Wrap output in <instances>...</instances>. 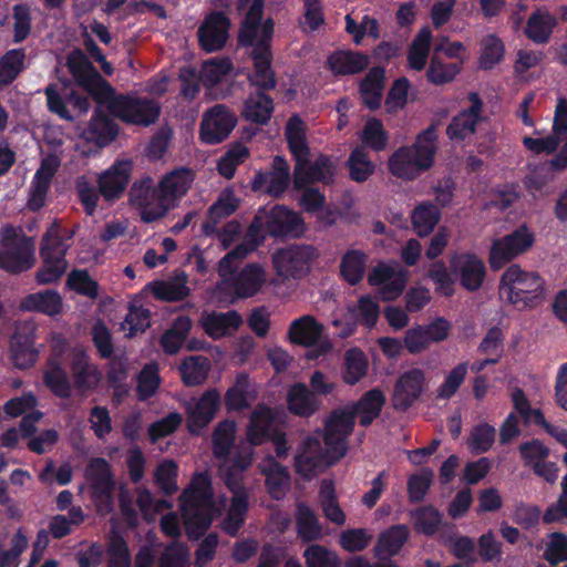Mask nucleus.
Masks as SVG:
<instances>
[{
    "instance_id": "obj_50",
    "label": "nucleus",
    "mask_w": 567,
    "mask_h": 567,
    "mask_svg": "<svg viewBox=\"0 0 567 567\" xmlns=\"http://www.w3.org/2000/svg\"><path fill=\"white\" fill-rule=\"evenodd\" d=\"M415 532L425 536H433L440 529L442 514L433 505L421 506L411 512Z\"/></svg>"
},
{
    "instance_id": "obj_49",
    "label": "nucleus",
    "mask_w": 567,
    "mask_h": 567,
    "mask_svg": "<svg viewBox=\"0 0 567 567\" xmlns=\"http://www.w3.org/2000/svg\"><path fill=\"white\" fill-rule=\"evenodd\" d=\"M342 379L347 384H357L368 372L369 361L359 348H351L344 353Z\"/></svg>"
},
{
    "instance_id": "obj_25",
    "label": "nucleus",
    "mask_w": 567,
    "mask_h": 567,
    "mask_svg": "<svg viewBox=\"0 0 567 567\" xmlns=\"http://www.w3.org/2000/svg\"><path fill=\"white\" fill-rule=\"evenodd\" d=\"M288 411L299 417L309 419L313 416L322 404L316 393L302 382H296L289 386L286 396Z\"/></svg>"
},
{
    "instance_id": "obj_4",
    "label": "nucleus",
    "mask_w": 567,
    "mask_h": 567,
    "mask_svg": "<svg viewBox=\"0 0 567 567\" xmlns=\"http://www.w3.org/2000/svg\"><path fill=\"white\" fill-rule=\"evenodd\" d=\"M436 151L437 135L435 130L430 127L417 135L412 146L399 147L389 157V169L398 178L414 179L432 167Z\"/></svg>"
},
{
    "instance_id": "obj_61",
    "label": "nucleus",
    "mask_w": 567,
    "mask_h": 567,
    "mask_svg": "<svg viewBox=\"0 0 567 567\" xmlns=\"http://www.w3.org/2000/svg\"><path fill=\"white\" fill-rule=\"evenodd\" d=\"M257 246L254 244V241L246 236L243 244L236 246L234 250L228 252L219 261L218 271L220 277L224 280H231L238 268L239 260L244 258L248 252L252 251Z\"/></svg>"
},
{
    "instance_id": "obj_63",
    "label": "nucleus",
    "mask_w": 567,
    "mask_h": 567,
    "mask_svg": "<svg viewBox=\"0 0 567 567\" xmlns=\"http://www.w3.org/2000/svg\"><path fill=\"white\" fill-rule=\"evenodd\" d=\"M481 47V68L492 69L502 61L505 52V47L497 35L487 34L482 39Z\"/></svg>"
},
{
    "instance_id": "obj_47",
    "label": "nucleus",
    "mask_w": 567,
    "mask_h": 567,
    "mask_svg": "<svg viewBox=\"0 0 567 567\" xmlns=\"http://www.w3.org/2000/svg\"><path fill=\"white\" fill-rule=\"evenodd\" d=\"M359 138L363 146L375 152L384 151L389 145V133L384 128L383 123L375 117H368Z\"/></svg>"
},
{
    "instance_id": "obj_53",
    "label": "nucleus",
    "mask_w": 567,
    "mask_h": 567,
    "mask_svg": "<svg viewBox=\"0 0 567 567\" xmlns=\"http://www.w3.org/2000/svg\"><path fill=\"white\" fill-rule=\"evenodd\" d=\"M151 327V311L143 306L131 303L128 312L124 321L121 323V329L125 331L126 338H134L138 333H143Z\"/></svg>"
},
{
    "instance_id": "obj_27",
    "label": "nucleus",
    "mask_w": 567,
    "mask_h": 567,
    "mask_svg": "<svg viewBox=\"0 0 567 567\" xmlns=\"http://www.w3.org/2000/svg\"><path fill=\"white\" fill-rule=\"evenodd\" d=\"M60 166V159L55 155H49L41 162L35 172L29 199V206L32 209H39L44 205L48 189L52 177Z\"/></svg>"
},
{
    "instance_id": "obj_6",
    "label": "nucleus",
    "mask_w": 567,
    "mask_h": 567,
    "mask_svg": "<svg viewBox=\"0 0 567 567\" xmlns=\"http://www.w3.org/2000/svg\"><path fill=\"white\" fill-rule=\"evenodd\" d=\"M305 231L301 217L286 207L260 209L248 228L247 237L258 246L266 233L272 236L298 237Z\"/></svg>"
},
{
    "instance_id": "obj_38",
    "label": "nucleus",
    "mask_w": 567,
    "mask_h": 567,
    "mask_svg": "<svg viewBox=\"0 0 567 567\" xmlns=\"http://www.w3.org/2000/svg\"><path fill=\"white\" fill-rule=\"evenodd\" d=\"M62 298L53 290H45L31 293L21 300L20 309L23 311H35L48 316H54L62 310Z\"/></svg>"
},
{
    "instance_id": "obj_19",
    "label": "nucleus",
    "mask_w": 567,
    "mask_h": 567,
    "mask_svg": "<svg viewBox=\"0 0 567 567\" xmlns=\"http://www.w3.org/2000/svg\"><path fill=\"white\" fill-rule=\"evenodd\" d=\"M482 101L476 93L467 96L464 109L453 117L446 133L453 141H463L472 136L482 116Z\"/></svg>"
},
{
    "instance_id": "obj_41",
    "label": "nucleus",
    "mask_w": 567,
    "mask_h": 567,
    "mask_svg": "<svg viewBox=\"0 0 567 567\" xmlns=\"http://www.w3.org/2000/svg\"><path fill=\"white\" fill-rule=\"evenodd\" d=\"M556 25V19L545 9L535 10L528 18L525 34L535 43H546Z\"/></svg>"
},
{
    "instance_id": "obj_60",
    "label": "nucleus",
    "mask_w": 567,
    "mask_h": 567,
    "mask_svg": "<svg viewBox=\"0 0 567 567\" xmlns=\"http://www.w3.org/2000/svg\"><path fill=\"white\" fill-rule=\"evenodd\" d=\"M307 567H341L338 554L323 545L311 544L303 550Z\"/></svg>"
},
{
    "instance_id": "obj_18",
    "label": "nucleus",
    "mask_w": 567,
    "mask_h": 567,
    "mask_svg": "<svg viewBox=\"0 0 567 567\" xmlns=\"http://www.w3.org/2000/svg\"><path fill=\"white\" fill-rule=\"evenodd\" d=\"M236 125V117L224 105L208 110L202 120L200 138L207 144L224 141Z\"/></svg>"
},
{
    "instance_id": "obj_36",
    "label": "nucleus",
    "mask_w": 567,
    "mask_h": 567,
    "mask_svg": "<svg viewBox=\"0 0 567 567\" xmlns=\"http://www.w3.org/2000/svg\"><path fill=\"white\" fill-rule=\"evenodd\" d=\"M241 322L240 315L235 310L225 313L212 312L202 318L204 331L213 339L226 336L230 329H238Z\"/></svg>"
},
{
    "instance_id": "obj_8",
    "label": "nucleus",
    "mask_w": 567,
    "mask_h": 567,
    "mask_svg": "<svg viewBox=\"0 0 567 567\" xmlns=\"http://www.w3.org/2000/svg\"><path fill=\"white\" fill-rule=\"evenodd\" d=\"M66 249L68 245L61 236V226L56 223L52 224L43 237L41 247L43 267L38 275L39 284H52L61 278L66 270L64 259Z\"/></svg>"
},
{
    "instance_id": "obj_48",
    "label": "nucleus",
    "mask_w": 567,
    "mask_h": 567,
    "mask_svg": "<svg viewBox=\"0 0 567 567\" xmlns=\"http://www.w3.org/2000/svg\"><path fill=\"white\" fill-rule=\"evenodd\" d=\"M329 65L334 74H354L369 65V59L361 53L341 51L329 58Z\"/></svg>"
},
{
    "instance_id": "obj_58",
    "label": "nucleus",
    "mask_w": 567,
    "mask_h": 567,
    "mask_svg": "<svg viewBox=\"0 0 567 567\" xmlns=\"http://www.w3.org/2000/svg\"><path fill=\"white\" fill-rule=\"evenodd\" d=\"M319 496L324 517L336 525H343L346 523V514L338 503L332 483L323 482Z\"/></svg>"
},
{
    "instance_id": "obj_22",
    "label": "nucleus",
    "mask_w": 567,
    "mask_h": 567,
    "mask_svg": "<svg viewBox=\"0 0 567 567\" xmlns=\"http://www.w3.org/2000/svg\"><path fill=\"white\" fill-rule=\"evenodd\" d=\"M92 497L95 501L110 499L115 488L114 476L110 463L104 457L92 458L85 470Z\"/></svg>"
},
{
    "instance_id": "obj_7",
    "label": "nucleus",
    "mask_w": 567,
    "mask_h": 567,
    "mask_svg": "<svg viewBox=\"0 0 567 567\" xmlns=\"http://www.w3.org/2000/svg\"><path fill=\"white\" fill-rule=\"evenodd\" d=\"M0 267L18 272L29 269L34 261V244L13 227H6L0 234Z\"/></svg>"
},
{
    "instance_id": "obj_30",
    "label": "nucleus",
    "mask_w": 567,
    "mask_h": 567,
    "mask_svg": "<svg viewBox=\"0 0 567 567\" xmlns=\"http://www.w3.org/2000/svg\"><path fill=\"white\" fill-rule=\"evenodd\" d=\"M452 274L463 284H482L486 267L484 261L472 254L455 255L451 259Z\"/></svg>"
},
{
    "instance_id": "obj_17",
    "label": "nucleus",
    "mask_w": 567,
    "mask_h": 567,
    "mask_svg": "<svg viewBox=\"0 0 567 567\" xmlns=\"http://www.w3.org/2000/svg\"><path fill=\"white\" fill-rule=\"evenodd\" d=\"M220 408V393L217 389L205 391L195 405L186 406V426L192 435H199L214 420Z\"/></svg>"
},
{
    "instance_id": "obj_34",
    "label": "nucleus",
    "mask_w": 567,
    "mask_h": 567,
    "mask_svg": "<svg viewBox=\"0 0 567 567\" xmlns=\"http://www.w3.org/2000/svg\"><path fill=\"white\" fill-rule=\"evenodd\" d=\"M322 331V326L312 316H303L291 322L288 336L295 344L311 347L319 341Z\"/></svg>"
},
{
    "instance_id": "obj_55",
    "label": "nucleus",
    "mask_w": 567,
    "mask_h": 567,
    "mask_svg": "<svg viewBox=\"0 0 567 567\" xmlns=\"http://www.w3.org/2000/svg\"><path fill=\"white\" fill-rule=\"evenodd\" d=\"M348 311L353 312L357 322L367 329H372L380 316L379 302L371 296H361L357 305L348 306Z\"/></svg>"
},
{
    "instance_id": "obj_57",
    "label": "nucleus",
    "mask_w": 567,
    "mask_h": 567,
    "mask_svg": "<svg viewBox=\"0 0 567 567\" xmlns=\"http://www.w3.org/2000/svg\"><path fill=\"white\" fill-rule=\"evenodd\" d=\"M412 225L415 233L421 236H427L441 218L440 210L431 204H421L412 213Z\"/></svg>"
},
{
    "instance_id": "obj_62",
    "label": "nucleus",
    "mask_w": 567,
    "mask_h": 567,
    "mask_svg": "<svg viewBox=\"0 0 567 567\" xmlns=\"http://www.w3.org/2000/svg\"><path fill=\"white\" fill-rule=\"evenodd\" d=\"M177 476V463L174 460H165L156 467L154 480L165 495L172 496L178 489Z\"/></svg>"
},
{
    "instance_id": "obj_32",
    "label": "nucleus",
    "mask_w": 567,
    "mask_h": 567,
    "mask_svg": "<svg viewBox=\"0 0 567 567\" xmlns=\"http://www.w3.org/2000/svg\"><path fill=\"white\" fill-rule=\"evenodd\" d=\"M385 404V395L379 388L367 391L351 408L354 415L359 416V424L368 427L378 419Z\"/></svg>"
},
{
    "instance_id": "obj_39",
    "label": "nucleus",
    "mask_w": 567,
    "mask_h": 567,
    "mask_svg": "<svg viewBox=\"0 0 567 567\" xmlns=\"http://www.w3.org/2000/svg\"><path fill=\"white\" fill-rule=\"evenodd\" d=\"M192 327L193 322L187 316H178L174 319L171 328L161 337L159 344L163 351L168 355L176 354L186 342Z\"/></svg>"
},
{
    "instance_id": "obj_1",
    "label": "nucleus",
    "mask_w": 567,
    "mask_h": 567,
    "mask_svg": "<svg viewBox=\"0 0 567 567\" xmlns=\"http://www.w3.org/2000/svg\"><path fill=\"white\" fill-rule=\"evenodd\" d=\"M262 9L264 0H238V11L245 16L239 40L241 44L252 47L254 73L249 78L251 84L271 89L275 85V74L269 42L274 33V22H260Z\"/></svg>"
},
{
    "instance_id": "obj_23",
    "label": "nucleus",
    "mask_w": 567,
    "mask_h": 567,
    "mask_svg": "<svg viewBox=\"0 0 567 567\" xmlns=\"http://www.w3.org/2000/svg\"><path fill=\"white\" fill-rule=\"evenodd\" d=\"M131 172L130 161H117L100 174L97 185L105 200L114 202L123 194L130 182Z\"/></svg>"
},
{
    "instance_id": "obj_35",
    "label": "nucleus",
    "mask_w": 567,
    "mask_h": 567,
    "mask_svg": "<svg viewBox=\"0 0 567 567\" xmlns=\"http://www.w3.org/2000/svg\"><path fill=\"white\" fill-rule=\"evenodd\" d=\"M296 532L302 543H312L323 537L322 525L315 512L305 503L297 505Z\"/></svg>"
},
{
    "instance_id": "obj_12",
    "label": "nucleus",
    "mask_w": 567,
    "mask_h": 567,
    "mask_svg": "<svg viewBox=\"0 0 567 567\" xmlns=\"http://www.w3.org/2000/svg\"><path fill=\"white\" fill-rule=\"evenodd\" d=\"M38 326L33 320L18 321L10 339V352L13 364L25 370L33 367L39 359L34 347Z\"/></svg>"
},
{
    "instance_id": "obj_15",
    "label": "nucleus",
    "mask_w": 567,
    "mask_h": 567,
    "mask_svg": "<svg viewBox=\"0 0 567 567\" xmlns=\"http://www.w3.org/2000/svg\"><path fill=\"white\" fill-rule=\"evenodd\" d=\"M355 415L352 410L331 412L324 425L323 441L332 451L334 460H340L347 452V437L353 432Z\"/></svg>"
},
{
    "instance_id": "obj_29",
    "label": "nucleus",
    "mask_w": 567,
    "mask_h": 567,
    "mask_svg": "<svg viewBox=\"0 0 567 567\" xmlns=\"http://www.w3.org/2000/svg\"><path fill=\"white\" fill-rule=\"evenodd\" d=\"M43 383L56 398L69 399L72 394V382L56 355H51L47 360Z\"/></svg>"
},
{
    "instance_id": "obj_37",
    "label": "nucleus",
    "mask_w": 567,
    "mask_h": 567,
    "mask_svg": "<svg viewBox=\"0 0 567 567\" xmlns=\"http://www.w3.org/2000/svg\"><path fill=\"white\" fill-rule=\"evenodd\" d=\"M250 379L246 372L236 375L231 386L224 394V404L227 412H241L250 406Z\"/></svg>"
},
{
    "instance_id": "obj_42",
    "label": "nucleus",
    "mask_w": 567,
    "mask_h": 567,
    "mask_svg": "<svg viewBox=\"0 0 567 567\" xmlns=\"http://www.w3.org/2000/svg\"><path fill=\"white\" fill-rule=\"evenodd\" d=\"M384 71L380 68H374L365 75L360 84V95L363 104L370 109L375 110L381 105L384 89Z\"/></svg>"
},
{
    "instance_id": "obj_3",
    "label": "nucleus",
    "mask_w": 567,
    "mask_h": 567,
    "mask_svg": "<svg viewBox=\"0 0 567 567\" xmlns=\"http://www.w3.org/2000/svg\"><path fill=\"white\" fill-rule=\"evenodd\" d=\"M179 501L187 538L200 539L218 513L209 477L206 474H197L190 485L182 492Z\"/></svg>"
},
{
    "instance_id": "obj_56",
    "label": "nucleus",
    "mask_w": 567,
    "mask_h": 567,
    "mask_svg": "<svg viewBox=\"0 0 567 567\" xmlns=\"http://www.w3.org/2000/svg\"><path fill=\"white\" fill-rule=\"evenodd\" d=\"M272 101L264 93L250 95L245 102L244 116L255 123H266L272 113Z\"/></svg>"
},
{
    "instance_id": "obj_11",
    "label": "nucleus",
    "mask_w": 567,
    "mask_h": 567,
    "mask_svg": "<svg viewBox=\"0 0 567 567\" xmlns=\"http://www.w3.org/2000/svg\"><path fill=\"white\" fill-rule=\"evenodd\" d=\"M534 241V233L525 225L511 234L494 239L489 250L491 266L501 268L504 264L527 251Z\"/></svg>"
},
{
    "instance_id": "obj_46",
    "label": "nucleus",
    "mask_w": 567,
    "mask_h": 567,
    "mask_svg": "<svg viewBox=\"0 0 567 567\" xmlns=\"http://www.w3.org/2000/svg\"><path fill=\"white\" fill-rule=\"evenodd\" d=\"M235 421L224 420L217 424L213 432V454L217 460L225 462L229 458L235 442Z\"/></svg>"
},
{
    "instance_id": "obj_40",
    "label": "nucleus",
    "mask_w": 567,
    "mask_h": 567,
    "mask_svg": "<svg viewBox=\"0 0 567 567\" xmlns=\"http://www.w3.org/2000/svg\"><path fill=\"white\" fill-rule=\"evenodd\" d=\"M178 370L186 386H197L206 381L210 371V361L205 355H189L183 360Z\"/></svg>"
},
{
    "instance_id": "obj_54",
    "label": "nucleus",
    "mask_w": 567,
    "mask_h": 567,
    "mask_svg": "<svg viewBox=\"0 0 567 567\" xmlns=\"http://www.w3.org/2000/svg\"><path fill=\"white\" fill-rule=\"evenodd\" d=\"M347 165L351 179L358 183L365 182L375 169L374 163L362 146H357L351 152Z\"/></svg>"
},
{
    "instance_id": "obj_44",
    "label": "nucleus",
    "mask_w": 567,
    "mask_h": 567,
    "mask_svg": "<svg viewBox=\"0 0 567 567\" xmlns=\"http://www.w3.org/2000/svg\"><path fill=\"white\" fill-rule=\"evenodd\" d=\"M501 298L507 300L517 309L525 310L536 307L543 299L544 286H536L532 290L520 289L517 286H498Z\"/></svg>"
},
{
    "instance_id": "obj_24",
    "label": "nucleus",
    "mask_w": 567,
    "mask_h": 567,
    "mask_svg": "<svg viewBox=\"0 0 567 567\" xmlns=\"http://www.w3.org/2000/svg\"><path fill=\"white\" fill-rule=\"evenodd\" d=\"M229 20L221 12L210 13L198 29L200 47L207 52L224 48L228 39Z\"/></svg>"
},
{
    "instance_id": "obj_28",
    "label": "nucleus",
    "mask_w": 567,
    "mask_h": 567,
    "mask_svg": "<svg viewBox=\"0 0 567 567\" xmlns=\"http://www.w3.org/2000/svg\"><path fill=\"white\" fill-rule=\"evenodd\" d=\"M289 167L285 159L277 156L274 159L272 169L267 173L256 174L251 188L254 190H265L266 193L278 196L284 193L289 183Z\"/></svg>"
},
{
    "instance_id": "obj_5",
    "label": "nucleus",
    "mask_w": 567,
    "mask_h": 567,
    "mask_svg": "<svg viewBox=\"0 0 567 567\" xmlns=\"http://www.w3.org/2000/svg\"><path fill=\"white\" fill-rule=\"evenodd\" d=\"M535 136H524V147L535 155H551L558 153L550 159L549 165L554 169L567 168V100L559 97L554 112L551 133L543 136L535 131Z\"/></svg>"
},
{
    "instance_id": "obj_64",
    "label": "nucleus",
    "mask_w": 567,
    "mask_h": 567,
    "mask_svg": "<svg viewBox=\"0 0 567 567\" xmlns=\"http://www.w3.org/2000/svg\"><path fill=\"white\" fill-rule=\"evenodd\" d=\"M231 63L227 59L206 61L200 71V79L207 86H213L226 80L231 73Z\"/></svg>"
},
{
    "instance_id": "obj_45",
    "label": "nucleus",
    "mask_w": 567,
    "mask_h": 567,
    "mask_svg": "<svg viewBox=\"0 0 567 567\" xmlns=\"http://www.w3.org/2000/svg\"><path fill=\"white\" fill-rule=\"evenodd\" d=\"M117 134L114 123L96 111L89 123L87 128L83 132L85 140L93 142L96 146H105L111 143Z\"/></svg>"
},
{
    "instance_id": "obj_51",
    "label": "nucleus",
    "mask_w": 567,
    "mask_h": 567,
    "mask_svg": "<svg viewBox=\"0 0 567 567\" xmlns=\"http://www.w3.org/2000/svg\"><path fill=\"white\" fill-rule=\"evenodd\" d=\"M367 255L360 250L347 251L340 262V274L348 284H359L365 274Z\"/></svg>"
},
{
    "instance_id": "obj_13",
    "label": "nucleus",
    "mask_w": 567,
    "mask_h": 567,
    "mask_svg": "<svg viewBox=\"0 0 567 567\" xmlns=\"http://www.w3.org/2000/svg\"><path fill=\"white\" fill-rule=\"evenodd\" d=\"M426 388L425 372L420 368L404 371L393 386L392 405L395 411L406 412L417 402Z\"/></svg>"
},
{
    "instance_id": "obj_21",
    "label": "nucleus",
    "mask_w": 567,
    "mask_h": 567,
    "mask_svg": "<svg viewBox=\"0 0 567 567\" xmlns=\"http://www.w3.org/2000/svg\"><path fill=\"white\" fill-rule=\"evenodd\" d=\"M279 412L277 409L270 408L264 403L256 405L251 412L247 429L248 441L252 445L262 444L278 431L275 429L278 423Z\"/></svg>"
},
{
    "instance_id": "obj_20",
    "label": "nucleus",
    "mask_w": 567,
    "mask_h": 567,
    "mask_svg": "<svg viewBox=\"0 0 567 567\" xmlns=\"http://www.w3.org/2000/svg\"><path fill=\"white\" fill-rule=\"evenodd\" d=\"M308 162L309 158L296 163L293 175L296 188L307 187L315 182L328 184L332 181L337 168L336 162L324 155H320L311 165Z\"/></svg>"
},
{
    "instance_id": "obj_16",
    "label": "nucleus",
    "mask_w": 567,
    "mask_h": 567,
    "mask_svg": "<svg viewBox=\"0 0 567 567\" xmlns=\"http://www.w3.org/2000/svg\"><path fill=\"white\" fill-rule=\"evenodd\" d=\"M69 368L72 389L74 388L82 395H87L97 389L102 380V372L84 350L72 352Z\"/></svg>"
},
{
    "instance_id": "obj_52",
    "label": "nucleus",
    "mask_w": 567,
    "mask_h": 567,
    "mask_svg": "<svg viewBox=\"0 0 567 567\" xmlns=\"http://www.w3.org/2000/svg\"><path fill=\"white\" fill-rule=\"evenodd\" d=\"M136 385V396L138 401H147L155 395L159 385L161 377L156 363H147L138 372Z\"/></svg>"
},
{
    "instance_id": "obj_9",
    "label": "nucleus",
    "mask_w": 567,
    "mask_h": 567,
    "mask_svg": "<svg viewBox=\"0 0 567 567\" xmlns=\"http://www.w3.org/2000/svg\"><path fill=\"white\" fill-rule=\"evenodd\" d=\"M102 106L124 122L143 126L153 124L159 115V106L156 102L146 99L115 96L113 90L110 99L105 100Z\"/></svg>"
},
{
    "instance_id": "obj_10",
    "label": "nucleus",
    "mask_w": 567,
    "mask_h": 567,
    "mask_svg": "<svg viewBox=\"0 0 567 567\" xmlns=\"http://www.w3.org/2000/svg\"><path fill=\"white\" fill-rule=\"evenodd\" d=\"M68 69L75 82L83 87L102 107V103L109 100L112 87L99 74L87 58L81 51H73L68 56Z\"/></svg>"
},
{
    "instance_id": "obj_33",
    "label": "nucleus",
    "mask_w": 567,
    "mask_h": 567,
    "mask_svg": "<svg viewBox=\"0 0 567 567\" xmlns=\"http://www.w3.org/2000/svg\"><path fill=\"white\" fill-rule=\"evenodd\" d=\"M285 135L296 162L307 161L310 156L307 126L299 115H292L288 120Z\"/></svg>"
},
{
    "instance_id": "obj_43",
    "label": "nucleus",
    "mask_w": 567,
    "mask_h": 567,
    "mask_svg": "<svg viewBox=\"0 0 567 567\" xmlns=\"http://www.w3.org/2000/svg\"><path fill=\"white\" fill-rule=\"evenodd\" d=\"M432 44V32L429 28L419 30L408 50V65L410 69L421 71L427 63Z\"/></svg>"
},
{
    "instance_id": "obj_2",
    "label": "nucleus",
    "mask_w": 567,
    "mask_h": 567,
    "mask_svg": "<svg viewBox=\"0 0 567 567\" xmlns=\"http://www.w3.org/2000/svg\"><path fill=\"white\" fill-rule=\"evenodd\" d=\"M193 177L187 169H176L165 175L157 187L151 178L135 182L130 190L131 205L138 210L141 219L152 223L162 218L183 197Z\"/></svg>"
},
{
    "instance_id": "obj_31",
    "label": "nucleus",
    "mask_w": 567,
    "mask_h": 567,
    "mask_svg": "<svg viewBox=\"0 0 567 567\" xmlns=\"http://www.w3.org/2000/svg\"><path fill=\"white\" fill-rule=\"evenodd\" d=\"M410 537V528L405 524L392 525L380 533L374 546L379 559L395 556L400 553Z\"/></svg>"
},
{
    "instance_id": "obj_59",
    "label": "nucleus",
    "mask_w": 567,
    "mask_h": 567,
    "mask_svg": "<svg viewBox=\"0 0 567 567\" xmlns=\"http://www.w3.org/2000/svg\"><path fill=\"white\" fill-rule=\"evenodd\" d=\"M25 53L21 49L8 51L0 59V87L11 83L24 69Z\"/></svg>"
},
{
    "instance_id": "obj_26",
    "label": "nucleus",
    "mask_w": 567,
    "mask_h": 567,
    "mask_svg": "<svg viewBox=\"0 0 567 567\" xmlns=\"http://www.w3.org/2000/svg\"><path fill=\"white\" fill-rule=\"evenodd\" d=\"M227 487L233 492L230 505L221 522V529L229 536L236 537L246 520L248 512V494L245 488H235L230 475L227 476Z\"/></svg>"
},
{
    "instance_id": "obj_14",
    "label": "nucleus",
    "mask_w": 567,
    "mask_h": 567,
    "mask_svg": "<svg viewBox=\"0 0 567 567\" xmlns=\"http://www.w3.org/2000/svg\"><path fill=\"white\" fill-rule=\"evenodd\" d=\"M316 257V250L310 246H295L278 250L272 256L277 274L285 280L301 279L309 270V262Z\"/></svg>"
}]
</instances>
